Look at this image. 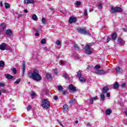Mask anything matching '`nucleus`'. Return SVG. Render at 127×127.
I'll return each instance as SVG.
<instances>
[{
  "mask_svg": "<svg viewBox=\"0 0 127 127\" xmlns=\"http://www.w3.org/2000/svg\"><path fill=\"white\" fill-rule=\"evenodd\" d=\"M4 86H5V84H4V83H3V82H0V87H4Z\"/></svg>",
  "mask_w": 127,
  "mask_h": 127,
  "instance_id": "41",
  "label": "nucleus"
},
{
  "mask_svg": "<svg viewBox=\"0 0 127 127\" xmlns=\"http://www.w3.org/2000/svg\"><path fill=\"white\" fill-rule=\"evenodd\" d=\"M0 26L2 27L3 31H5V30H6V26L5 25V24L2 23L0 24Z\"/></svg>",
  "mask_w": 127,
  "mask_h": 127,
  "instance_id": "19",
  "label": "nucleus"
},
{
  "mask_svg": "<svg viewBox=\"0 0 127 127\" xmlns=\"http://www.w3.org/2000/svg\"><path fill=\"white\" fill-rule=\"evenodd\" d=\"M42 22H43V23H44V24H45V22H46V19H45V18H43L42 19Z\"/></svg>",
  "mask_w": 127,
  "mask_h": 127,
  "instance_id": "40",
  "label": "nucleus"
},
{
  "mask_svg": "<svg viewBox=\"0 0 127 127\" xmlns=\"http://www.w3.org/2000/svg\"><path fill=\"white\" fill-rule=\"evenodd\" d=\"M37 72V69H35L33 70V72L29 73V76L35 81H40V80H41V76L39 74V73Z\"/></svg>",
  "mask_w": 127,
  "mask_h": 127,
  "instance_id": "1",
  "label": "nucleus"
},
{
  "mask_svg": "<svg viewBox=\"0 0 127 127\" xmlns=\"http://www.w3.org/2000/svg\"><path fill=\"white\" fill-rule=\"evenodd\" d=\"M110 41H111V38L108 37L107 39L106 43H109V42H110Z\"/></svg>",
  "mask_w": 127,
  "mask_h": 127,
  "instance_id": "43",
  "label": "nucleus"
},
{
  "mask_svg": "<svg viewBox=\"0 0 127 127\" xmlns=\"http://www.w3.org/2000/svg\"><path fill=\"white\" fill-rule=\"evenodd\" d=\"M90 67H91L90 65H88V66H87V70H90Z\"/></svg>",
  "mask_w": 127,
  "mask_h": 127,
  "instance_id": "59",
  "label": "nucleus"
},
{
  "mask_svg": "<svg viewBox=\"0 0 127 127\" xmlns=\"http://www.w3.org/2000/svg\"><path fill=\"white\" fill-rule=\"evenodd\" d=\"M43 49H44L45 51H47V50H48V48H47V47H43Z\"/></svg>",
  "mask_w": 127,
  "mask_h": 127,
  "instance_id": "54",
  "label": "nucleus"
},
{
  "mask_svg": "<svg viewBox=\"0 0 127 127\" xmlns=\"http://www.w3.org/2000/svg\"><path fill=\"white\" fill-rule=\"evenodd\" d=\"M50 9L51 10H52V11H53L54 10V8H53V7L50 8Z\"/></svg>",
  "mask_w": 127,
  "mask_h": 127,
  "instance_id": "61",
  "label": "nucleus"
},
{
  "mask_svg": "<svg viewBox=\"0 0 127 127\" xmlns=\"http://www.w3.org/2000/svg\"><path fill=\"white\" fill-rule=\"evenodd\" d=\"M118 42H119L121 44V45H124V43H123V40H122L121 39H118Z\"/></svg>",
  "mask_w": 127,
  "mask_h": 127,
  "instance_id": "37",
  "label": "nucleus"
},
{
  "mask_svg": "<svg viewBox=\"0 0 127 127\" xmlns=\"http://www.w3.org/2000/svg\"><path fill=\"white\" fill-rule=\"evenodd\" d=\"M4 65H5V64L4 63V62L2 61H0V67H4Z\"/></svg>",
  "mask_w": 127,
  "mask_h": 127,
  "instance_id": "25",
  "label": "nucleus"
},
{
  "mask_svg": "<svg viewBox=\"0 0 127 127\" xmlns=\"http://www.w3.org/2000/svg\"><path fill=\"white\" fill-rule=\"evenodd\" d=\"M119 87H120V85L119 84V83L117 82H115L114 84V89H115V90H117L119 89Z\"/></svg>",
  "mask_w": 127,
  "mask_h": 127,
  "instance_id": "18",
  "label": "nucleus"
},
{
  "mask_svg": "<svg viewBox=\"0 0 127 127\" xmlns=\"http://www.w3.org/2000/svg\"><path fill=\"white\" fill-rule=\"evenodd\" d=\"M67 93H68V91L67 90H64V91L63 90V92H62L63 95H66V94Z\"/></svg>",
  "mask_w": 127,
  "mask_h": 127,
  "instance_id": "38",
  "label": "nucleus"
},
{
  "mask_svg": "<svg viewBox=\"0 0 127 127\" xmlns=\"http://www.w3.org/2000/svg\"><path fill=\"white\" fill-rule=\"evenodd\" d=\"M42 108L44 109H47L48 108L50 107V104L49 103V101L47 100V99H43L42 101Z\"/></svg>",
  "mask_w": 127,
  "mask_h": 127,
  "instance_id": "4",
  "label": "nucleus"
},
{
  "mask_svg": "<svg viewBox=\"0 0 127 127\" xmlns=\"http://www.w3.org/2000/svg\"><path fill=\"white\" fill-rule=\"evenodd\" d=\"M79 78L80 82H81V83H85V82H86V79H85V78L80 76L79 77Z\"/></svg>",
  "mask_w": 127,
  "mask_h": 127,
  "instance_id": "20",
  "label": "nucleus"
},
{
  "mask_svg": "<svg viewBox=\"0 0 127 127\" xmlns=\"http://www.w3.org/2000/svg\"><path fill=\"white\" fill-rule=\"evenodd\" d=\"M0 50H5V43H3L0 45Z\"/></svg>",
  "mask_w": 127,
  "mask_h": 127,
  "instance_id": "16",
  "label": "nucleus"
},
{
  "mask_svg": "<svg viewBox=\"0 0 127 127\" xmlns=\"http://www.w3.org/2000/svg\"><path fill=\"white\" fill-rule=\"evenodd\" d=\"M61 64L62 65H63V64H64V62L63 61H62L61 62Z\"/></svg>",
  "mask_w": 127,
  "mask_h": 127,
  "instance_id": "62",
  "label": "nucleus"
},
{
  "mask_svg": "<svg viewBox=\"0 0 127 127\" xmlns=\"http://www.w3.org/2000/svg\"><path fill=\"white\" fill-rule=\"evenodd\" d=\"M56 44H57V45H61V42L60 41H57L56 42Z\"/></svg>",
  "mask_w": 127,
  "mask_h": 127,
  "instance_id": "39",
  "label": "nucleus"
},
{
  "mask_svg": "<svg viewBox=\"0 0 127 127\" xmlns=\"http://www.w3.org/2000/svg\"><path fill=\"white\" fill-rule=\"evenodd\" d=\"M110 12L111 13H117V12H123V9L121 7H111Z\"/></svg>",
  "mask_w": 127,
  "mask_h": 127,
  "instance_id": "2",
  "label": "nucleus"
},
{
  "mask_svg": "<svg viewBox=\"0 0 127 127\" xmlns=\"http://www.w3.org/2000/svg\"><path fill=\"white\" fill-rule=\"evenodd\" d=\"M105 114L107 116H110L112 114V110L111 109H107L105 111Z\"/></svg>",
  "mask_w": 127,
  "mask_h": 127,
  "instance_id": "14",
  "label": "nucleus"
},
{
  "mask_svg": "<svg viewBox=\"0 0 127 127\" xmlns=\"http://www.w3.org/2000/svg\"><path fill=\"white\" fill-rule=\"evenodd\" d=\"M24 3H27V4H30V3H32V4H33L35 3V2L33 0H24Z\"/></svg>",
  "mask_w": 127,
  "mask_h": 127,
  "instance_id": "6",
  "label": "nucleus"
},
{
  "mask_svg": "<svg viewBox=\"0 0 127 127\" xmlns=\"http://www.w3.org/2000/svg\"><path fill=\"white\" fill-rule=\"evenodd\" d=\"M111 38L113 40H116V39L117 38V33H113L111 35Z\"/></svg>",
  "mask_w": 127,
  "mask_h": 127,
  "instance_id": "17",
  "label": "nucleus"
},
{
  "mask_svg": "<svg viewBox=\"0 0 127 127\" xmlns=\"http://www.w3.org/2000/svg\"><path fill=\"white\" fill-rule=\"evenodd\" d=\"M86 125H87V126H88V127H92V124H91L89 123H87Z\"/></svg>",
  "mask_w": 127,
  "mask_h": 127,
  "instance_id": "53",
  "label": "nucleus"
},
{
  "mask_svg": "<svg viewBox=\"0 0 127 127\" xmlns=\"http://www.w3.org/2000/svg\"><path fill=\"white\" fill-rule=\"evenodd\" d=\"M63 76L64 77V78H65V79H70L69 76H68V74H67L64 73L63 74Z\"/></svg>",
  "mask_w": 127,
  "mask_h": 127,
  "instance_id": "27",
  "label": "nucleus"
},
{
  "mask_svg": "<svg viewBox=\"0 0 127 127\" xmlns=\"http://www.w3.org/2000/svg\"><path fill=\"white\" fill-rule=\"evenodd\" d=\"M57 88H58V91H59V92H63V90H64V88H63V87H62L61 86H58Z\"/></svg>",
  "mask_w": 127,
  "mask_h": 127,
  "instance_id": "21",
  "label": "nucleus"
},
{
  "mask_svg": "<svg viewBox=\"0 0 127 127\" xmlns=\"http://www.w3.org/2000/svg\"><path fill=\"white\" fill-rule=\"evenodd\" d=\"M11 70L14 74H15L17 72L16 68L15 67L12 68Z\"/></svg>",
  "mask_w": 127,
  "mask_h": 127,
  "instance_id": "36",
  "label": "nucleus"
},
{
  "mask_svg": "<svg viewBox=\"0 0 127 127\" xmlns=\"http://www.w3.org/2000/svg\"><path fill=\"white\" fill-rule=\"evenodd\" d=\"M100 98L101 99V101H105V95H104V93L101 94Z\"/></svg>",
  "mask_w": 127,
  "mask_h": 127,
  "instance_id": "32",
  "label": "nucleus"
},
{
  "mask_svg": "<svg viewBox=\"0 0 127 127\" xmlns=\"http://www.w3.org/2000/svg\"><path fill=\"white\" fill-rule=\"evenodd\" d=\"M90 103L91 104H94V100L92 99V98L90 99Z\"/></svg>",
  "mask_w": 127,
  "mask_h": 127,
  "instance_id": "49",
  "label": "nucleus"
},
{
  "mask_svg": "<svg viewBox=\"0 0 127 127\" xmlns=\"http://www.w3.org/2000/svg\"><path fill=\"white\" fill-rule=\"evenodd\" d=\"M81 5V2L80 1H77L76 2V5Z\"/></svg>",
  "mask_w": 127,
  "mask_h": 127,
  "instance_id": "48",
  "label": "nucleus"
},
{
  "mask_svg": "<svg viewBox=\"0 0 127 127\" xmlns=\"http://www.w3.org/2000/svg\"><path fill=\"white\" fill-rule=\"evenodd\" d=\"M1 92H2V93H5L6 92V90H5V89H2Z\"/></svg>",
  "mask_w": 127,
  "mask_h": 127,
  "instance_id": "55",
  "label": "nucleus"
},
{
  "mask_svg": "<svg viewBox=\"0 0 127 127\" xmlns=\"http://www.w3.org/2000/svg\"><path fill=\"white\" fill-rule=\"evenodd\" d=\"M31 97L32 98V99L36 97V94L34 92H32L30 94Z\"/></svg>",
  "mask_w": 127,
  "mask_h": 127,
  "instance_id": "24",
  "label": "nucleus"
},
{
  "mask_svg": "<svg viewBox=\"0 0 127 127\" xmlns=\"http://www.w3.org/2000/svg\"><path fill=\"white\" fill-rule=\"evenodd\" d=\"M77 30L79 32V33H81V34H85V35H91V33H89V30H86L85 28H77Z\"/></svg>",
  "mask_w": 127,
  "mask_h": 127,
  "instance_id": "3",
  "label": "nucleus"
},
{
  "mask_svg": "<svg viewBox=\"0 0 127 127\" xmlns=\"http://www.w3.org/2000/svg\"><path fill=\"white\" fill-rule=\"evenodd\" d=\"M46 77L48 80H51L52 79V75L49 73H46Z\"/></svg>",
  "mask_w": 127,
  "mask_h": 127,
  "instance_id": "13",
  "label": "nucleus"
},
{
  "mask_svg": "<svg viewBox=\"0 0 127 127\" xmlns=\"http://www.w3.org/2000/svg\"><path fill=\"white\" fill-rule=\"evenodd\" d=\"M69 110V107L67 105H64V110L65 111V112H67Z\"/></svg>",
  "mask_w": 127,
  "mask_h": 127,
  "instance_id": "23",
  "label": "nucleus"
},
{
  "mask_svg": "<svg viewBox=\"0 0 127 127\" xmlns=\"http://www.w3.org/2000/svg\"><path fill=\"white\" fill-rule=\"evenodd\" d=\"M69 104H74V103H76V99H70L69 100Z\"/></svg>",
  "mask_w": 127,
  "mask_h": 127,
  "instance_id": "28",
  "label": "nucleus"
},
{
  "mask_svg": "<svg viewBox=\"0 0 127 127\" xmlns=\"http://www.w3.org/2000/svg\"><path fill=\"white\" fill-rule=\"evenodd\" d=\"M95 73H96V74H99V75H105V74H106V72L104 70H101L99 69H97L95 71Z\"/></svg>",
  "mask_w": 127,
  "mask_h": 127,
  "instance_id": "7",
  "label": "nucleus"
},
{
  "mask_svg": "<svg viewBox=\"0 0 127 127\" xmlns=\"http://www.w3.org/2000/svg\"><path fill=\"white\" fill-rule=\"evenodd\" d=\"M58 69H57V68H55L53 70V73H54V74H56V75H57V74H58Z\"/></svg>",
  "mask_w": 127,
  "mask_h": 127,
  "instance_id": "26",
  "label": "nucleus"
},
{
  "mask_svg": "<svg viewBox=\"0 0 127 127\" xmlns=\"http://www.w3.org/2000/svg\"><path fill=\"white\" fill-rule=\"evenodd\" d=\"M93 101H97L98 100V98L97 97H95L92 98Z\"/></svg>",
  "mask_w": 127,
  "mask_h": 127,
  "instance_id": "51",
  "label": "nucleus"
},
{
  "mask_svg": "<svg viewBox=\"0 0 127 127\" xmlns=\"http://www.w3.org/2000/svg\"><path fill=\"white\" fill-rule=\"evenodd\" d=\"M85 51L87 54H92V51H91V48L89 47V45H86L85 48Z\"/></svg>",
  "mask_w": 127,
  "mask_h": 127,
  "instance_id": "5",
  "label": "nucleus"
},
{
  "mask_svg": "<svg viewBox=\"0 0 127 127\" xmlns=\"http://www.w3.org/2000/svg\"><path fill=\"white\" fill-rule=\"evenodd\" d=\"M76 21H77V19L75 17H70L68 20V22H69V23H73L76 22Z\"/></svg>",
  "mask_w": 127,
  "mask_h": 127,
  "instance_id": "8",
  "label": "nucleus"
},
{
  "mask_svg": "<svg viewBox=\"0 0 127 127\" xmlns=\"http://www.w3.org/2000/svg\"><path fill=\"white\" fill-rule=\"evenodd\" d=\"M54 100H55V101H57V100H58V96H54Z\"/></svg>",
  "mask_w": 127,
  "mask_h": 127,
  "instance_id": "50",
  "label": "nucleus"
},
{
  "mask_svg": "<svg viewBox=\"0 0 127 127\" xmlns=\"http://www.w3.org/2000/svg\"><path fill=\"white\" fill-rule=\"evenodd\" d=\"M22 71H23V76H24V73L25 72V62L23 61V65H22Z\"/></svg>",
  "mask_w": 127,
  "mask_h": 127,
  "instance_id": "12",
  "label": "nucleus"
},
{
  "mask_svg": "<svg viewBox=\"0 0 127 127\" xmlns=\"http://www.w3.org/2000/svg\"><path fill=\"white\" fill-rule=\"evenodd\" d=\"M69 89L71 91H72L73 92H75V91H77V89H76V87H75L74 86H73V84H71L69 85Z\"/></svg>",
  "mask_w": 127,
  "mask_h": 127,
  "instance_id": "10",
  "label": "nucleus"
},
{
  "mask_svg": "<svg viewBox=\"0 0 127 127\" xmlns=\"http://www.w3.org/2000/svg\"><path fill=\"white\" fill-rule=\"evenodd\" d=\"M20 81H21V79L19 78L16 81L14 82V84H19Z\"/></svg>",
  "mask_w": 127,
  "mask_h": 127,
  "instance_id": "34",
  "label": "nucleus"
},
{
  "mask_svg": "<svg viewBox=\"0 0 127 127\" xmlns=\"http://www.w3.org/2000/svg\"><path fill=\"white\" fill-rule=\"evenodd\" d=\"M6 35H8V36H11L12 35V31L10 29L6 30Z\"/></svg>",
  "mask_w": 127,
  "mask_h": 127,
  "instance_id": "11",
  "label": "nucleus"
},
{
  "mask_svg": "<svg viewBox=\"0 0 127 127\" xmlns=\"http://www.w3.org/2000/svg\"><path fill=\"white\" fill-rule=\"evenodd\" d=\"M77 76L79 78H80V77L82 76V73L80 71H78L77 72Z\"/></svg>",
  "mask_w": 127,
  "mask_h": 127,
  "instance_id": "35",
  "label": "nucleus"
},
{
  "mask_svg": "<svg viewBox=\"0 0 127 127\" xmlns=\"http://www.w3.org/2000/svg\"><path fill=\"white\" fill-rule=\"evenodd\" d=\"M5 76L6 78V79H8L9 80H10V79L13 78V76L8 74H5Z\"/></svg>",
  "mask_w": 127,
  "mask_h": 127,
  "instance_id": "15",
  "label": "nucleus"
},
{
  "mask_svg": "<svg viewBox=\"0 0 127 127\" xmlns=\"http://www.w3.org/2000/svg\"><path fill=\"white\" fill-rule=\"evenodd\" d=\"M31 105H29L27 108V111H30V110H31Z\"/></svg>",
  "mask_w": 127,
  "mask_h": 127,
  "instance_id": "44",
  "label": "nucleus"
},
{
  "mask_svg": "<svg viewBox=\"0 0 127 127\" xmlns=\"http://www.w3.org/2000/svg\"><path fill=\"white\" fill-rule=\"evenodd\" d=\"M84 14L85 16H87L88 15V13L87 12V9L84 10Z\"/></svg>",
  "mask_w": 127,
  "mask_h": 127,
  "instance_id": "45",
  "label": "nucleus"
},
{
  "mask_svg": "<svg viewBox=\"0 0 127 127\" xmlns=\"http://www.w3.org/2000/svg\"><path fill=\"white\" fill-rule=\"evenodd\" d=\"M24 12H25L26 13H27L28 12V11L27 10V9H25L24 10Z\"/></svg>",
  "mask_w": 127,
  "mask_h": 127,
  "instance_id": "60",
  "label": "nucleus"
},
{
  "mask_svg": "<svg viewBox=\"0 0 127 127\" xmlns=\"http://www.w3.org/2000/svg\"><path fill=\"white\" fill-rule=\"evenodd\" d=\"M4 4L5 8H9V7H10V5H9V3H5Z\"/></svg>",
  "mask_w": 127,
  "mask_h": 127,
  "instance_id": "31",
  "label": "nucleus"
},
{
  "mask_svg": "<svg viewBox=\"0 0 127 127\" xmlns=\"http://www.w3.org/2000/svg\"><path fill=\"white\" fill-rule=\"evenodd\" d=\"M34 30H35V31H36L37 32H38V31H39V29L36 28L34 29Z\"/></svg>",
  "mask_w": 127,
  "mask_h": 127,
  "instance_id": "58",
  "label": "nucleus"
},
{
  "mask_svg": "<svg viewBox=\"0 0 127 127\" xmlns=\"http://www.w3.org/2000/svg\"><path fill=\"white\" fill-rule=\"evenodd\" d=\"M41 44H45V43H46V39H42V40L41 41Z\"/></svg>",
  "mask_w": 127,
  "mask_h": 127,
  "instance_id": "33",
  "label": "nucleus"
},
{
  "mask_svg": "<svg viewBox=\"0 0 127 127\" xmlns=\"http://www.w3.org/2000/svg\"><path fill=\"white\" fill-rule=\"evenodd\" d=\"M109 91V87L108 86H105L102 88V93L107 94Z\"/></svg>",
  "mask_w": 127,
  "mask_h": 127,
  "instance_id": "9",
  "label": "nucleus"
},
{
  "mask_svg": "<svg viewBox=\"0 0 127 127\" xmlns=\"http://www.w3.org/2000/svg\"><path fill=\"white\" fill-rule=\"evenodd\" d=\"M87 45H89V47H90V46H93V45H94V42L89 43Z\"/></svg>",
  "mask_w": 127,
  "mask_h": 127,
  "instance_id": "46",
  "label": "nucleus"
},
{
  "mask_svg": "<svg viewBox=\"0 0 127 127\" xmlns=\"http://www.w3.org/2000/svg\"><path fill=\"white\" fill-rule=\"evenodd\" d=\"M123 29L124 31H125V32H127V29L124 28Z\"/></svg>",
  "mask_w": 127,
  "mask_h": 127,
  "instance_id": "63",
  "label": "nucleus"
},
{
  "mask_svg": "<svg viewBox=\"0 0 127 127\" xmlns=\"http://www.w3.org/2000/svg\"><path fill=\"white\" fill-rule=\"evenodd\" d=\"M115 70L117 72H123V69L119 66L117 67Z\"/></svg>",
  "mask_w": 127,
  "mask_h": 127,
  "instance_id": "22",
  "label": "nucleus"
},
{
  "mask_svg": "<svg viewBox=\"0 0 127 127\" xmlns=\"http://www.w3.org/2000/svg\"><path fill=\"white\" fill-rule=\"evenodd\" d=\"M0 6H2V5H3L2 4V1L0 2Z\"/></svg>",
  "mask_w": 127,
  "mask_h": 127,
  "instance_id": "64",
  "label": "nucleus"
},
{
  "mask_svg": "<svg viewBox=\"0 0 127 127\" xmlns=\"http://www.w3.org/2000/svg\"><path fill=\"white\" fill-rule=\"evenodd\" d=\"M106 97H107L108 98H109V97H111V94H110V93H106Z\"/></svg>",
  "mask_w": 127,
  "mask_h": 127,
  "instance_id": "52",
  "label": "nucleus"
},
{
  "mask_svg": "<svg viewBox=\"0 0 127 127\" xmlns=\"http://www.w3.org/2000/svg\"><path fill=\"white\" fill-rule=\"evenodd\" d=\"M74 48L75 49V50H80V48H79V46H78V45L77 44H74Z\"/></svg>",
  "mask_w": 127,
  "mask_h": 127,
  "instance_id": "29",
  "label": "nucleus"
},
{
  "mask_svg": "<svg viewBox=\"0 0 127 127\" xmlns=\"http://www.w3.org/2000/svg\"><path fill=\"white\" fill-rule=\"evenodd\" d=\"M32 19H33V20H37V16H36L35 15V14H34L33 15H32Z\"/></svg>",
  "mask_w": 127,
  "mask_h": 127,
  "instance_id": "30",
  "label": "nucleus"
},
{
  "mask_svg": "<svg viewBox=\"0 0 127 127\" xmlns=\"http://www.w3.org/2000/svg\"><path fill=\"white\" fill-rule=\"evenodd\" d=\"M35 36H39V33L37 32L35 34Z\"/></svg>",
  "mask_w": 127,
  "mask_h": 127,
  "instance_id": "56",
  "label": "nucleus"
},
{
  "mask_svg": "<svg viewBox=\"0 0 127 127\" xmlns=\"http://www.w3.org/2000/svg\"><path fill=\"white\" fill-rule=\"evenodd\" d=\"M102 5H103V4H102V3H100L98 4V6H99V8H102Z\"/></svg>",
  "mask_w": 127,
  "mask_h": 127,
  "instance_id": "47",
  "label": "nucleus"
},
{
  "mask_svg": "<svg viewBox=\"0 0 127 127\" xmlns=\"http://www.w3.org/2000/svg\"><path fill=\"white\" fill-rule=\"evenodd\" d=\"M94 68H95V69H100V68H101V65H96V66L94 67Z\"/></svg>",
  "mask_w": 127,
  "mask_h": 127,
  "instance_id": "42",
  "label": "nucleus"
},
{
  "mask_svg": "<svg viewBox=\"0 0 127 127\" xmlns=\"http://www.w3.org/2000/svg\"><path fill=\"white\" fill-rule=\"evenodd\" d=\"M125 87H126V84L125 83L122 84V88H125Z\"/></svg>",
  "mask_w": 127,
  "mask_h": 127,
  "instance_id": "57",
  "label": "nucleus"
}]
</instances>
